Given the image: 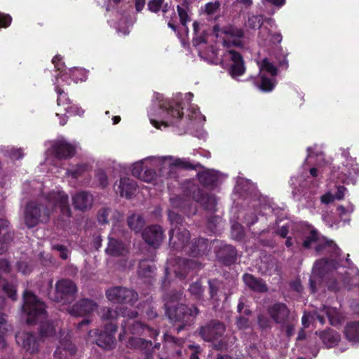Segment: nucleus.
I'll list each match as a JSON object with an SVG mask.
<instances>
[{"instance_id": "obj_41", "label": "nucleus", "mask_w": 359, "mask_h": 359, "mask_svg": "<svg viewBox=\"0 0 359 359\" xmlns=\"http://www.w3.org/2000/svg\"><path fill=\"white\" fill-rule=\"evenodd\" d=\"M155 269L154 264L149 263L147 259H142L139 263L138 273L143 277H149Z\"/></svg>"}, {"instance_id": "obj_29", "label": "nucleus", "mask_w": 359, "mask_h": 359, "mask_svg": "<svg viewBox=\"0 0 359 359\" xmlns=\"http://www.w3.org/2000/svg\"><path fill=\"white\" fill-rule=\"evenodd\" d=\"M194 36L192 39L193 46L198 47L207 43L208 31L205 29L199 22L195 21L193 23Z\"/></svg>"}, {"instance_id": "obj_22", "label": "nucleus", "mask_w": 359, "mask_h": 359, "mask_svg": "<svg viewBox=\"0 0 359 359\" xmlns=\"http://www.w3.org/2000/svg\"><path fill=\"white\" fill-rule=\"evenodd\" d=\"M329 262V260L325 259H321L316 262L313 266V275L309 278L310 290L312 293H314L316 291V276H318L320 278L325 277V273L327 271V266Z\"/></svg>"}, {"instance_id": "obj_45", "label": "nucleus", "mask_w": 359, "mask_h": 359, "mask_svg": "<svg viewBox=\"0 0 359 359\" xmlns=\"http://www.w3.org/2000/svg\"><path fill=\"white\" fill-rule=\"evenodd\" d=\"M264 71L269 72L273 76L277 75L276 67L267 58L263 59L259 65V74H263Z\"/></svg>"}, {"instance_id": "obj_25", "label": "nucleus", "mask_w": 359, "mask_h": 359, "mask_svg": "<svg viewBox=\"0 0 359 359\" xmlns=\"http://www.w3.org/2000/svg\"><path fill=\"white\" fill-rule=\"evenodd\" d=\"M14 236V231L8 220L0 219V255L5 251L4 243L11 241Z\"/></svg>"}, {"instance_id": "obj_51", "label": "nucleus", "mask_w": 359, "mask_h": 359, "mask_svg": "<svg viewBox=\"0 0 359 359\" xmlns=\"http://www.w3.org/2000/svg\"><path fill=\"white\" fill-rule=\"evenodd\" d=\"M171 205L173 208L182 209L187 204V201L180 196L170 198Z\"/></svg>"}, {"instance_id": "obj_32", "label": "nucleus", "mask_w": 359, "mask_h": 359, "mask_svg": "<svg viewBox=\"0 0 359 359\" xmlns=\"http://www.w3.org/2000/svg\"><path fill=\"white\" fill-rule=\"evenodd\" d=\"M125 251L124 244L112 238H109L108 246L105 250L107 254L117 257L123 254Z\"/></svg>"}, {"instance_id": "obj_15", "label": "nucleus", "mask_w": 359, "mask_h": 359, "mask_svg": "<svg viewBox=\"0 0 359 359\" xmlns=\"http://www.w3.org/2000/svg\"><path fill=\"white\" fill-rule=\"evenodd\" d=\"M138 313L135 310H128L121 306H116L115 309L110 307H103L100 311V318L102 320L114 321L119 316L128 317L130 319L137 318Z\"/></svg>"}, {"instance_id": "obj_14", "label": "nucleus", "mask_w": 359, "mask_h": 359, "mask_svg": "<svg viewBox=\"0 0 359 359\" xmlns=\"http://www.w3.org/2000/svg\"><path fill=\"white\" fill-rule=\"evenodd\" d=\"M315 250L318 254L327 255L331 257V259L324 258L330 261L327 266V271H328L330 267L334 268V259L340 255V249L332 241H328L323 237V240H322L321 243H319L315 246Z\"/></svg>"}, {"instance_id": "obj_20", "label": "nucleus", "mask_w": 359, "mask_h": 359, "mask_svg": "<svg viewBox=\"0 0 359 359\" xmlns=\"http://www.w3.org/2000/svg\"><path fill=\"white\" fill-rule=\"evenodd\" d=\"M93 203V196L86 191H81L72 196V204L75 209L86 211L90 209Z\"/></svg>"}, {"instance_id": "obj_28", "label": "nucleus", "mask_w": 359, "mask_h": 359, "mask_svg": "<svg viewBox=\"0 0 359 359\" xmlns=\"http://www.w3.org/2000/svg\"><path fill=\"white\" fill-rule=\"evenodd\" d=\"M327 348L337 346L341 339L340 334L335 330L327 328L316 332Z\"/></svg>"}, {"instance_id": "obj_50", "label": "nucleus", "mask_w": 359, "mask_h": 359, "mask_svg": "<svg viewBox=\"0 0 359 359\" xmlns=\"http://www.w3.org/2000/svg\"><path fill=\"white\" fill-rule=\"evenodd\" d=\"M297 320L295 317L292 316L291 319H290L287 323L280 324L283 327H285L286 331V334L288 337H292L294 334L295 330V322Z\"/></svg>"}, {"instance_id": "obj_11", "label": "nucleus", "mask_w": 359, "mask_h": 359, "mask_svg": "<svg viewBox=\"0 0 359 359\" xmlns=\"http://www.w3.org/2000/svg\"><path fill=\"white\" fill-rule=\"evenodd\" d=\"M187 195H191L193 199L200 203L204 209L211 212L216 210L217 201L215 196L205 194L197 186L192 184L189 187V193Z\"/></svg>"}, {"instance_id": "obj_2", "label": "nucleus", "mask_w": 359, "mask_h": 359, "mask_svg": "<svg viewBox=\"0 0 359 359\" xmlns=\"http://www.w3.org/2000/svg\"><path fill=\"white\" fill-rule=\"evenodd\" d=\"M183 292L181 290H170L163 296L165 314L169 320L175 323H179L176 331H180L191 327L195 323L196 317L201 311L196 304L189 306L185 304H179Z\"/></svg>"}, {"instance_id": "obj_5", "label": "nucleus", "mask_w": 359, "mask_h": 359, "mask_svg": "<svg viewBox=\"0 0 359 359\" xmlns=\"http://www.w3.org/2000/svg\"><path fill=\"white\" fill-rule=\"evenodd\" d=\"M107 299L113 303L133 306L137 302L139 295L133 289L123 286H114L105 291Z\"/></svg>"}, {"instance_id": "obj_55", "label": "nucleus", "mask_w": 359, "mask_h": 359, "mask_svg": "<svg viewBox=\"0 0 359 359\" xmlns=\"http://www.w3.org/2000/svg\"><path fill=\"white\" fill-rule=\"evenodd\" d=\"M343 278H340V280L336 279L330 280L327 282V288L329 290L337 292L340 290L341 286H343L342 282Z\"/></svg>"}, {"instance_id": "obj_62", "label": "nucleus", "mask_w": 359, "mask_h": 359, "mask_svg": "<svg viewBox=\"0 0 359 359\" xmlns=\"http://www.w3.org/2000/svg\"><path fill=\"white\" fill-rule=\"evenodd\" d=\"M236 325L240 330L248 328L250 326L249 319L241 316L236 318Z\"/></svg>"}, {"instance_id": "obj_26", "label": "nucleus", "mask_w": 359, "mask_h": 359, "mask_svg": "<svg viewBox=\"0 0 359 359\" xmlns=\"http://www.w3.org/2000/svg\"><path fill=\"white\" fill-rule=\"evenodd\" d=\"M208 247V240L203 238H194L186 250L192 257H199L205 253Z\"/></svg>"}, {"instance_id": "obj_12", "label": "nucleus", "mask_w": 359, "mask_h": 359, "mask_svg": "<svg viewBox=\"0 0 359 359\" xmlns=\"http://www.w3.org/2000/svg\"><path fill=\"white\" fill-rule=\"evenodd\" d=\"M16 341L19 345L30 353H37L41 341V337L30 332H18L15 335Z\"/></svg>"}, {"instance_id": "obj_36", "label": "nucleus", "mask_w": 359, "mask_h": 359, "mask_svg": "<svg viewBox=\"0 0 359 359\" xmlns=\"http://www.w3.org/2000/svg\"><path fill=\"white\" fill-rule=\"evenodd\" d=\"M127 222L130 229L135 232H140L144 225V219L140 215H130L128 217Z\"/></svg>"}, {"instance_id": "obj_39", "label": "nucleus", "mask_w": 359, "mask_h": 359, "mask_svg": "<svg viewBox=\"0 0 359 359\" xmlns=\"http://www.w3.org/2000/svg\"><path fill=\"white\" fill-rule=\"evenodd\" d=\"M188 291L196 300L203 299L204 289L200 281H196L189 285Z\"/></svg>"}, {"instance_id": "obj_43", "label": "nucleus", "mask_w": 359, "mask_h": 359, "mask_svg": "<svg viewBox=\"0 0 359 359\" xmlns=\"http://www.w3.org/2000/svg\"><path fill=\"white\" fill-rule=\"evenodd\" d=\"M343 286L348 290H353L355 287L359 289V273L350 277L346 276L342 279Z\"/></svg>"}, {"instance_id": "obj_54", "label": "nucleus", "mask_w": 359, "mask_h": 359, "mask_svg": "<svg viewBox=\"0 0 359 359\" xmlns=\"http://www.w3.org/2000/svg\"><path fill=\"white\" fill-rule=\"evenodd\" d=\"M156 176V172L153 169H145L144 170L142 174L141 175L140 180L149 182H151Z\"/></svg>"}, {"instance_id": "obj_56", "label": "nucleus", "mask_w": 359, "mask_h": 359, "mask_svg": "<svg viewBox=\"0 0 359 359\" xmlns=\"http://www.w3.org/2000/svg\"><path fill=\"white\" fill-rule=\"evenodd\" d=\"M4 290L7 294L8 297L11 298L12 300H16L17 294L16 289L14 285H10L8 283L4 285Z\"/></svg>"}, {"instance_id": "obj_31", "label": "nucleus", "mask_w": 359, "mask_h": 359, "mask_svg": "<svg viewBox=\"0 0 359 359\" xmlns=\"http://www.w3.org/2000/svg\"><path fill=\"white\" fill-rule=\"evenodd\" d=\"M320 311L324 313L332 326H337L341 323V315L337 309L323 306V307L320 309Z\"/></svg>"}, {"instance_id": "obj_17", "label": "nucleus", "mask_w": 359, "mask_h": 359, "mask_svg": "<svg viewBox=\"0 0 359 359\" xmlns=\"http://www.w3.org/2000/svg\"><path fill=\"white\" fill-rule=\"evenodd\" d=\"M97 308V304L92 299L83 298L74 304L69 310L70 315L76 317L86 316Z\"/></svg>"}, {"instance_id": "obj_52", "label": "nucleus", "mask_w": 359, "mask_h": 359, "mask_svg": "<svg viewBox=\"0 0 359 359\" xmlns=\"http://www.w3.org/2000/svg\"><path fill=\"white\" fill-rule=\"evenodd\" d=\"M16 266L18 271L25 275L30 273L33 269L32 265L24 261L18 262L16 264Z\"/></svg>"}, {"instance_id": "obj_58", "label": "nucleus", "mask_w": 359, "mask_h": 359, "mask_svg": "<svg viewBox=\"0 0 359 359\" xmlns=\"http://www.w3.org/2000/svg\"><path fill=\"white\" fill-rule=\"evenodd\" d=\"M52 249L60 252V257L62 259L68 258V250L66 246L60 244H55L52 246Z\"/></svg>"}, {"instance_id": "obj_47", "label": "nucleus", "mask_w": 359, "mask_h": 359, "mask_svg": "<svg viewBox=\"0 0 359 359\" xmlns=\"http://www.w3.org/2000/svg\"><path fill=\"white\" fill-rule=\"evenodd\" d=\"M264 22V15H252L249 17L248 20V25L249 27L257 29H259Z\"/></svg>"}, {"instance_id": "obj_16", "label": "nucleus", "mask_w": 359, "mask_h": 359, "mask_svg": "<svg viewBox=\"0 0 359 359\" xmlns=\"http://www.w3.org/2000/svg\"><path fill=\"white\" fill-rule=\"evenodd\" d=\"M216 257L225 266L234 264L237 259V250L231 245L221 243L215 250Z\"/></svg>"}, {"instance_id": "obj_63", "label": "nucleus", "mask_w": 359, "mask_h": 359, "mask_svg": "<svg viewBox=\"0 0 359 359\" xmlns=\"http://www.w3.org/2000/svg\"><path fill=\"white\" fill-rule=\"evenodd\" d=\"M96 177L102 188H105L108 185L107 176L103 170H99L96 174Z\"/></svg>"}, {"instance_id": "obj_10", "label": "nucleus", "mask_w": 359, "mask_h": 359, "mask_svg": "<svg viewBox=\"0 0 359 359\" xmlns=\"http://www.w3.org/2000/svg\"><path fill=\"white\" fill-rule=\"evenodd\" d=\"M117 331V325L113 323L107 324L104 330L100 332L96 339V344L105 350L113 349L116 346L114 334Z\"/></svg>"}, {"instance_id": "obj_23", "label": "nucleus", "mask_w": 359, "mask_h": 359, "mask_svg": "<svg viewBox=\"0 0 359 359\" xmlns=\"http://www.w3.org/2000/svg\"><path fill=\"white\" fill-rule=\"evenodd\" d=\"M137 187V184L133 180L127 177L121 178L116 191L118 192L121 197L130 198L135 194Z\"/></svg>"}, {"instance_id": "obj_8", "label": "nucleus", "mask_w": 359, "mask_h": 359, "mask_svg": "<svg viewBox=\"0 0 359 359\" xmlns=\"http://www.w3.org/2000/svg\"><path fill=\"white\" fill-rule=\"evenodd\" d=\"M225 330L224 325L218 320L214 319L200 326L197 332L204 341L211 342L220 338Z\"/></svg>"}, {"instance_id": "obj_61", "label": "nucleus", "mask_w": 359, "mask_h": 359, "mask_svg": "<svg viewBox=\"0 0 359 359\" xmlns=\"http://www.w3.org/2000/svg\"><path fill=\"white\" fill-rule=\"evenodd\" d=\"M258 221L257 215L253 212L247 213L244 217V222L248 227H250Z\"/></svg>"}, {"instance_id": "obj_42", "label": "nucleus", "mask_w": 359, "mask_h": 359, "mask_svg": "<svg viewBox=\"0 0 359 359\" xmlns=\"http://www.w3.org/2000/svg\"><path fill=\"white\" fill-rule=\"evenodd\" d=\"M55 90L57 93V103L59 106H66L67 107L65 108V110L67 112H70L69 109L71 107H69V104H70V100L69 99L67 94L59 86L55 87Z\"/></svg>"}, {"instance_id": "obj_48", "label": "nucleus", "mask_w": 359, "mask_h": 359, "mask_svg": "<svg viewBox=\"0 0 359 359\" xmlns=\"http://www.w3.org/2000/svg\"><path fill=\"white\" fill-rule=\"evenodd\" d=\"M86 165L84 164L77 165L75 168H73L72 169L67 170V174L69 176L72 177L73 178H78L79 177L81 176L84 172L86 171Z\"/></svg>"}, {"instance_id": "obj_44", "label": "nucleus", "mask_w": 359, "mask_h": 359, "mask_svg": "<svg viewBox=\"0 0 359 359\" xmlns=\"http://www.w3.org/2000/svg\"><path fill=\"white\" fill-rule=\"evenodd\" d=\"M172 164L175 166L186 170H197L198 168H203V166L200 163L192 164L190 161L184 158H177L174 161Z\"/></svg>"}, {"instance_id": "obj_53", "label": "nucleus", "mask_w": 359, "mask_h": 359, "mask_svg": "<svg viewBox=\"0 0 359 359\" xmlns=\"http://www.w3.org/2000/svg\"><path fill=\"white\" fill-rule=\"evenodd\" d=\"M220 7V4L219 1H215V2H209L205 4V12L209 15H214L217 12Z\"/></svg>"}, {"instance_id": "obj_40", "label": "nucleus", "mask_w": 359, "mask_h": 359, "mask_svg": "<svg viewBox=\"0 0 359 359\" xmlns=\"http://www.w3.org/2000/svg\"><path fill=\"white\" fill-rule=\"evenodd\" d=\"M259 83H256V86L263 92H270L275 87V83L270 78L264 74H259Z\"/></svg>"}, {"instance_id": "obj_1", "label": "nucleus", "mask_w": 359, "mask_h": 359, "mask_svg": "<svg viewBox=\"0 0 359 359\" xmlns=\"http://www.w3.org/2000/svg\"><path fill=\"white\" fill-rule=\"evenodd\" d=\"M48 203L58 206L65 216H71L68 196L64 191H51L47 195L45 201H31L26 204L23 218L28 229H32L40 224H46L50 221L51 210L48 208Z\"/></svg>"}, {"instance_id": "obj_13", "label": "nucleus", "mask_w": 359, "mask_h": 359, "mask_svg": "<svg viewBox=\"0 0 359 359\" xmlns=\"http://www.w3.org/2000/svg\"><path fill=\"white\" fill-rule=\"evenodd\" d=\"M270 318L277 324L287 323L293 316L287 306L282 302H275L267 308Z\"/></svg>"}, {"instance_id": "obj_9", "label": "nucleus", "mask_w": 359, "mask_h": 359, "mask_svg": "<svg viewBox=\"0 0 359 359\" xmlns=\"http://www.w3.org/2000/svg\"><path fill=\"white\" fill-rule=\"evenodd\" d=\"M189 239L190 233L184 226L170 229L169 231V245L175 250H187Z\"/></svg>"}, {"instance_id": "obj_60", "label": "nucleus", "mask_w": 359, "mask_h": 359, "mask_svg": "<svg viewBox=\"0 0 359 359\" xmlns=\"http://www.w3.org/2000/svg\"><path fill=\"white\" fill-rule=\"evenodd\" d=\"M287 53H282L276 55V60L278 62L279 67L287 69L289 67L288 61L287 60Z\"/></svg>"}, {"instance_id": "obj_38", "label": "nucleus", "mask_w": 359, "mask_h": 359, "mask_svg": "<svg viewBox=\"0 0 359 359\" xmlns=\"http://www.w3.org/2000/svg\"><path fill=\"white\" fill-rule=\"evenodd\" d=\"M129 330L133 334H142L145 332H151V334H157L156 330L151 329L147 325L143 324L140 321H135L130 326Z\"/></svg>"}, {"instance_id": "obj_27", "label": "nucleus", "mask_w": 359, "mask_h": 359, "mask_svg": "<svg viewBox=\"0 0 359 359\" xmlns=\"http://www.w3.org/2000/svg\"><path fill=\"white\" fill-rule=\"evenodd\" d=\"M53 151L56 158L66 159L74 155L75 148L67 142L60 141L53 146Z\"/></svg>"}, {"instance_id": "obj_35", "label": "nucleus", "mask_w": 359, "mask_h": 359, "mask_svg": "<svg viewBox=\"0 0 359 359\" xmlns=\"http://www.w3.org/2000/svg\"><path fill=\"white\" fill-rule=\"evenodd\" d=\"M322 240H323V236H321L316 230H312L305 237L302 245L304 248L309 249L313 244H315L316 246L317 244L321 243Z\"/></svg>"}, {"instance_id": "obj_49", "label": "nucleus", "mask_w": 359, "mask_h": 359, "mask_svg": "<svg viewBox=\"0 0 359 359\" xmlns=\"http://www.w3.org/2000/svg\"><path fill=\"white\" fill-rule=\"evenodd\" d=\"M164 1L165 0H149L147 4L148 10L154 13H158Z\"/></svg>"}, {"instance_id": "obj_19", "label": "nucleus", "mask_w": 359, "mask_h": 359, "mask_svg": "<svg viewBox=\"0 0 359 359\" xmlns=\"http://www.w3.org/2000/svg\"><path fill=\"white\" fill-rule=\"evenodd\" d=\"M208 284L210 299L214 303L219 304L221 300V295H224L225 299L228 298L229 294L226 292V283L225 282L213 278L209 279Z\"/></svg>"}, {"instance_id": "obj_64", "label": "nucleus", "mask_w": 359, "mask_h": 359, "mask_svg": "<svg viewBox=\"0 0 359 359\" xmlns=\"http://www.w3.org/2000/svg\"><path fill=\"white\" fill-rule=\"evenodd\" d=\"M221 217L219 216H211L208 219V226L211 231H214L217 224L220 222Z\"/></svg>"}, {"instance_id": "obj_6", "label": "nucleus", "mask_w": 359, "mask_h": 359, "mask_svg": "<svg viewBox=\"0 0 359 359\" xmlns=\"http://www.w3.org/2000/svg\"><path fill=\"white\" fill-rule=\"evenodd\" d=\"M221 64L233 79L243 75L245 72L243 56L231 49L227 50L223 53Z\"/></svg>"}, {"instance_id": "obj_7", "label": "nucleus", "mask_w": 359, "mask_h": 359, "mask_svg": "<svg viewBox=\"0 0 359 359\" xmlns=\"http://www.w3.org/2000/svg\"><path fill=\"white\" fill-rule=\"evenodd\" d=\"M160 107L164 114L162 119L158 121L152 118H150L151 123L156 128H160V124L165 127L174 125L182 118L183 107L179 102L168 105L161 104Z\"/></svg>"}, {"instance_id": "obj_3", "label": "nucleus", "mask_w": 359, "mask_h": 359, "mask_svg": "<svg viewBox=\"0 0 359 359\" xmlns=\"http://www.w3.org/2000/svg\"><path fill=\"white\" fill-rule=\"evenodd\" d=\"M22 309L26 315L28 324L40 323L39 335L41 338L53 336L55 329L53 322H43L46 318V305L32 292L25 290L23 292Z\"/></svg>"}, {"instance_id": "obj_37", "label": "nucleus", "mask_w": 359, "mask_h": 359, "mask_svg": "<svg viewBox=\"0 0 359 359\" xmlns=\"http://www.w3.org/2000/svg\"><path fill=\"white\" fill-rule=\"evenodd\" d=\"M151 341L135 337H131L128 339L127 346L130 348L146 349L151 346Z\"/></svg>"}, {"instance_id": "obj_24", "label": "nucleus", "mask_w": 359, "mask_h": 359, "mask_svg": "<svg viewBox=\"0 0 359 359\" xmlns=\"http://www.w3.org/2000/svg\"><path fill=\"white\" fill-rule=\"evenodd\" d=\"M242 278L245 285L254 292L263 293L268 291L266 284L260 278L246 273L243 274Z\"/></svg>"}, {"instance_id": "obj_59", "label": "nucleus", "mask_w": 359, "mask_h": 359, "mask_svg": "<svg viewBox=\"0 0 359 359\" xmlns=\"http://www.w3.org/2000/svg\"><path fill=\"white\" fill-rule=\"evenodd\" d=\"M60 348H63V350L67 351L72 355L75 354L76 351L75 346L69 341L61 342L60 347H58L57 349L60 350Z\"/></svg>"}, {"instance_id": "obj_18", "label": "nucleus", "mask_w": 359, "mask_h": 359, "mask_svg": "<svg viewBox=\"0 0 359 359\" xmlns=\"http://www.w3.org/2000/svg\"><path fill=\"white\" fill-rule=\"evenodd\" d=\"M142 238L148 245L157 248L164 238L163 229L159 225H151L143 231Z\"/></svg>"}, {"instance_id": "obj_57", "label": "nucleus", "mask_w": 359, "mask_h": 359, "mask_svg": "<svg viewBox=\"0 0 359 359\" xmlns=\"http://www.w3.org/2000/svg\"><path fill=\"white\" fill-rule=\"evenodd\" d=\"M143 171H144V167H143L142 161L137 162L133 164V169H132V175L134 177L140 179Z\"/></svg>"}, {"instance_id": "obj_4", "label": "nucleus", "mask_w": 359, "mask_h": 359, "mask_svg": "<svg viewBox=\"0 0 359 359\" xmlns=\"http://www.w3.org/2000/svg\"><path fill=\"white\" fill-rule=\"evenodd\" d=\"M77 291V286L72 280L62 278L57 281L55 291L49 294L50 299L56 302L70 304L75 300Z\"/></svg>"}, {"instance_id": "obj_21", "label": "nucleus", "mask_w": 359, "mask_h": 359, "mask_svg": "<svg viewBox=\"0 0 359 359\" xmlns=\"http://www.w3.org/2000/svg\"><path fill=\"white\" fill-rule=\"evenodd\" d=\"M224 33L232 38L224 39L223 43L224 46L230 48L232 46L237 47L243 46L241 39L243 38L244 33L242 29L231 26L225 29Z\"/></svg>"}, {"instance_id": "obj_30", "label": "nucleus", "mask_w": 359, "mask_h": 359, "mask_svg": "<svg viewBox=\"0 0 359 359\" xmlns=\"http://www.w3.org/2000/svg\"><path fill=\"white\" fill-rule=\"evenodd\" d=\"M177 11L180 24L186 31H188L187 23L191 21L189 4L187 0H183L180 5L177 6Z\"/></svg>"}, {"instance_id": "obj_34", "label": "nucleus", "mask_w": 359, "mask_h": 359, "mask_svg": "<svg viewBox=\"0 0 359 359\" xmlns=\"http://www.w3.org/2000/svg\"><path fill=\"white\" fill-rule=\"evenodd\" d=\"M344 334L346 339L350 341H359V322L348 323L344 329Z\"/></svg>"}, {"instance_id": "obj_33", "label": "nucleus", "mask_w": 359, "mask_h": 359, "mask_svg": "<svg viewBox=\"0 0 359 359\" xmlns=\"http://www.w3.org/2000/svg\"><path fill=\"white\" fill-rule=\"evenodd\" d=\"M197 177L199 182L205 187L215 185L218 180L217 175L209 170L198 172Z\"/></svg>"}, {"instance_id": "obj_46", "label": "nucleus", "mask_w": 359, "mask_h": 359, "mask_svg": "<svg viewBox=\"0 0 359 359\" xmlns=\"http://www.w3.org/2000/svg\"><path fill=\"white\" fill-rule=\"evenodd\" d=\"M168 219L171 224V229H178L180 226H184L183 225V217L173 210L168 211Z\"/></svg>"}]
</instances>
